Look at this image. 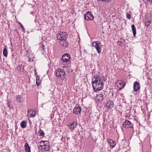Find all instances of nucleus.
Segmentation results:
<instances>
[{
    "label": "nucleus",
    "mask_w": 152,
    "mask_h": 152,
    "mask_svg": "<svg viewBox=\"0 0 152 152\" xmlns=\"http://www.w3.org/2000/svg\"><path fill=\"white\" fill-rule=\"evenodd\" d=\"M104 77L97 76L92 79V85L94 91L102 90L104 86Z\"/></svg>",
    "instance_id": "f257e3e1"
},
{
    "label": "nucleus",
    "mask_w": 152,
    "mask_h": 152,
    "mask_svg": "<svg viewBox=\"0 0 152 152\" xmlns=\"http://www.w3.org/2000/svg\"><path fill=\"white\" fill-rule=\"evenodd\" d=\"M37 145L38 148L42 151H48L50 149L49 142L47 141H41Z\"/></svg>",
    "instance_id": "f03ea898"
},
{
    "label": "nucleus",
    "mask_w": 152,
    "mask_h": 152,
    "mask_svg": "<svg viewBox=\"0 0 152 152\" xmlns=\"http://www.w3.org/2000/svg\"><path fill=\"white\" fill-rule=\"evenodd\" d=\"M71 58L70 55L68 53H65L63 55L61 58L60 63L61 65H64L63 67H66V64L69 61Z\"/></svg>",
    "instance_id": "7ed1b4c3"
},
{
    "label": "nucleus",
    "mask_w": 152,
    "mask_h": 152,
    "mask_svg": "<svg viewBox=\"0 0 152 152\" xmlns=\"http://www.w3.org/2000/svg\"><path fill=\"white\" fill-rule=\"evenodd\" d=\"M57 39L59 41L64 39H66L67 38V35L66 33L64 31H59L56 34Z\"/></svg>",
    "instance_id": "20e7f679"
},
{
    "label": "nucleus",
    "mask_w": 152,
    "mask_h": 152,
    "mask_svg": "<svg viewBox=\"0 0 152 152\" xmlns=\"http://www.w3.org/2000/svg\"><path fill=\"white\" fill-rule=\"evenodd\" d=\"M55 74L56 77L60 79H64L65 77V73L63 69H58L55 71Z\"/></svg>",
    "instance_id": "39448f33"
},
{
    "label": "nucleus",
    "mask_w": 152,
    "mask_h": 152,
    "mask_svg": "<svg viewBox=\"0 0 152 152\" xmlns=\"http://www.w3.org/2000/svg\"><path fill=\"white\" fill-rule=\"evenodd\" d=\"M93 46L95 48L96 51L99 54L101 51V44L99 41H96L93 42Z\"/></svg>",
    "instance_id": "423d86ee"
},
{
    "label": "nucleus",
    "mask_w": 152,
    "mask_h": 152,
    "mask_svg": "<svg viewBox=\"0 0 152 152\" xmlns=\"http://www.w3.org/2000/svg\"><path fill=\"white\" fill-rule=\"evenodd\" d=\"M84 18L87 20H92L94 18V17L90 12H87L84 15Z\"/></svg>",
    "instance_id": "0eeeda50"
},
{
    "label": "nucleus",
    "mask_w": 152,
    "mask_h": 152,
    "mask_svg": "<svg viewBox=\"0 0 152 152\" xmlns=\"http://www.w3.org/2000/svg\"><path fill=\"white\" fill-rule=\"evenodd\" d=\"M123 127L124 128H133V124L129 120H126L123 124Z\"/></svg>",
    "instance_id": "6e6552de"
},
{
    "label": "nucleus",
    "mask_w": 152,
    "mask_h": 152,
    "mask_svg": "<svg viewBox=\"0 0 152 152\" xmlns=\"http://www.w3.org/2000/svg\"><path fill=\"white\" fill-rule=\"evenodd\" d=\"M104 91H103L101 92V94H96V96L95 97V99L96 101L102 102L104 98V95L103 94H104Z\"/></svg>",
    "instance_id": "1a4fd4ad"
},
{
    "label": "nucleus",
    "mask_w": 152,
    "mask_h": 152,
    "mask_svg": "<svg viewBox=\"0 0 152 152\" xmlns=\"http://www.w3.org/2000/svg\"><path fill=\"white\" fill-rule=\"evenodd\" d=\"M36 113L35 111L30 109L28 111V115L29 117H34L35 116Z\"/></svg>",
    "instance_id": "9d476101"
},
{
    "label": "nucleus",
    "mask_w": 152,
    "mask_h": 152,
    "mask_svg": "<svg viewBox=\"0 0 152 152\" xmlns=\"http://www.w3.org/2000/svg\"><path fill=\"white\" fill-rule=\"evenodd\" d=\"M140 88L139 83L136 81L134 83L133 89L135 91H137Z\"/></svg>",
    "instance_id": "9b49d317"
},
{
    "label": "nucleus",
    "mask_w": 152,
    "mask_h": 152,
    "mask_svg": "<svg viewBox=\"0 0 152 152\" xmlns=\"http://www.w3.org/2000/svg\"><path fill=\"white\" fill-rule=\"evenodd\" d=\"M59 42L61 46L65 48L67 47L69 44L68 42L66 41V39L60 41Z\"/></svg>",
    "instance_id": "f8f14e48"
},
{
    "label": "nucleus",
    "mask_w": 152,
    "mask_h": 152,
    "mask_svg": "<svg viewBox=\"0 0 152 152\" xmlns=\"http://www.w3.org/2000/svg\"><path fill=\"white\" fill-rule=\"evenodd\" d=\"M106 106L109 109H112L114 106V102L112 101L109 100L106 102Z\"/></svg>",
    "instance_id": "ddd939ff"
},
{
    "label": "nucleus",
    "mask_w": 152,
    "mask_h": 152,
    "mask_svg": "<svg viewBox=\"0 0 152 152\" xmlns=\"http://www.w3.org/2000/svg\"><path fill=\"white\" fill-rule=\"evenodd\" d=\"M81 110V108L80 107L78 106H76L74 108L73 110V113H75L77 115L80 113Z\"/></svg>",
    "instance_id": "4468645a"
},
{
    "label": "nucleus",
    "mask_w": 152,
    "mask_h": 152,
    "mask_svg": "<svg viewBox=\"0 0 152 152\" xmlns=\"http://www.w3.org/2000/svg\"><path fill=\"white\" fill-rule=\"evenodd\" d=\"M107 140L108 143L110 144L111 148H113L115 146L116 143L114 141L108 138L107 139Z\"/></svg>",
    "instance_id": "2eb2a0df"
},
{
    "label": "nucleus",
    "mask_w": 152,
    "mask_h": 152,
    "mask_svg": "<svg viewBox=\"0 0 152 152\" xmlns=\"http://www.w3.org/2000/svg\"><path fill=\"white\" fill-rule=\"evenodd\" d=\"M25 148L26 152H30V148L29 146L27 143H26L25 145Z\"/></svg>",
    "instance_id": "dca6fc26"
},
{
    "label": "nucleus",
    "mask_w": 152,
    "mask_h": 152,
    "mask_svg": "<svg viewBox=\"0 0 152 152\" xmlns=\"http://www.w3.org/2000/svg\"><path fill=\"white\" fill-rule=\"evenodd\" d=\"M20 125L22 128H25L27 126L26 121H21L20 124Z\"/></svg>",
    "instance_id": "f3484780"
},
{
    "label": "nucleus",
    "mask_w": 152,
    "mask_h": 152,
    "mask_svg": "<svg viewBox=\"0 0 152 152\" xmlns=\"http://www.w3.org/2000/svg\"><path fill=\"white\" fill-rule=\"evenodd\" d=\"M18 69L20 72H23L24 70V66L22 64H19L18 66Z\"/></svg>",
    "instance_id": "a211bd4d"
},
{
    "label": "nucleus",
    "mask_w": 152,
    "mask_h": 152,
    "mask_svg": "<svg viewBox=\"0 0 152 152\" xmlns=\"http://www.w3.org/2000/svg\"><path fill=\"white\" fill-rule=\"evenodd\" d=\"M132 28L133 36L134 37L136 34V29L135 26L134 25H132Z\"/></svg>",
    "instance_id": "6ab92c4d"
},
{
    "label": "nucleus",
    "mask_w": 152,
    "mask_h": 152,
    "mask_svg": "<svg viewBox=\"0 0 152 152\" xmlns=\"http://www.w3.org/2000/svg\"><path fill=\"white\" fill-rule=\"evenodd\" d=\"M36 84L38 86L40 85L41 83V81L39 79V77L38 76L36 77Z\"/></svg>",
    "instance_id": "aec40b11"
},
{
    "label": "nucleus",
    "mask_w": 152,
    "mask_h": 152,
    "mask_svg": "<svg viewBox=\"0 0 152 152\" xmlns=\"http://www.w3.org/2000/svg\"><path fill=\"white\" fill-rule=\"evenodd\" d=\"M8 51L7 50V48H4L3 51V54L4 56L5 57H7V56Z\"/></svg>",
    "instance_id": "412c9836"
},
{
    "label": "nucleus",
    "mask_w": 152,
    "mask_h": 152,
    "mask_svg": "<svg viewBox=\"0 0 152 152\" xmlns=\"http://www.w3.org/2000/svg\"><path fill=\"white\" fill-rule=\"evenodd\" d=\"M77 124H75V122H73L72 124H71L69 126L70 128L72 129H74L75 128Z\"/></svg>",
    "instance_id": "4be33fe9"
},
{
    "label": "nucleus",
    "mask_w": 152,
    "mask_h": 152,
    "mask_svg": "<svg viewBox=\"0 0 152 152\" xmlns=\"http://www.w3.org/2000/svg\"><path fill=\"white\" fill-rule=\"evenodd\" d=\"M22 98V97L20 95H17L16 96V99L17 100V102L19 103L20 102H21V99Z\"/></svg>",
    "instance_id": "5701e85b"
},
{
    "label": "nucleus",
    "mask_w": 152,
    "mask_h": 152,
    "mask_svg": "<svg viewBox=\"0 0 152 152\" xmlns=\"http://www.w3.org/2000/svg\"><path fill=\"white\" fill-rule=\"evenodd\" d=\"M117 84L120 85L122 87H124V86L123 82L120 80L118 81Z\"/></svg>",
    "instance_id": "b1692460"
},
{
    "label": "nucleus",
    "mask_w": 152,
    "mask_h": 152,
    "mask_svg": "<svg viewBox=\"0 0 152 152\" xmlns=\"http://www.w3.org/2000/svg\"><path fill=\"white\" fill-rule=\"evenodd\" d=\"M39 135L40 136H44L45 135L44 132L41 129H40L39 130Z\"/></svg>",
    "instance_id": "393cba45"
},
{
    "label": "nucleus",
    "mask_w": 152,
    "mask_h": 152,
    "mask_svg": "<svg viewBox=\"0 0 152 152\" xmlns=\"http://www.w3.org/2000/svg\"><path fill=\"white\" fill-rule=\"evenodd\" d=\"M145 26H148L151 23L150 20L146 21L145 22Z\"/></svg>",
    "instance_id": "a878e982"
},
{
    "label": "nucleus",
    "mask_w": 152,
    "mask_h": 152,
    "mask_svg": "<svg viewBox=\"0 0 152 152\" xmlns=\"http://www.w3.org/2000/svg\"><path fill=\"white\" fill-rule=\"evenodd\" d=\"M143 1L145 4H147L148 2H152V0H143Z\"/></svg>",
    "instance_id": "bb28decb"
},
{
    "label": "nucleus",
    "mask_w": 152,
    "mask_h": 152,
    "mask_svg": "<svg viewBox=\"0 0 152 152\" xmlns=\"http://www.w3.org/2000/svg\"><path fill=\"white\" fill-rule=\"evenodd\" d=\"M126 17L129 19H130L131 18V15L130 14H128V13L126 14Z\"/></svg>",
    "instance_id": "cd10ccee"
},
{
    "label": "nucleus",
    "mask_w": 152,
    "mask_h": 152,
    "mask_svg": "<svg viewBox=\"0 0 152 152\" xmlns=\"http://www.w3.org/2000/svg\"><path fill=\"white\" fill-rule=\"evenodd\" d=\"M19 24L20 25V26L21 27L22 30H23V31L24 30H25L24 28V27L23 26V25L20 22L19 23Z\"/></svg>",
    "instance_id": "c85d7f7f"
},
{
    "label": "nucleus",
    "mask_w": 152,
    "mask_h": 152,
    "mask_svg": "<svg viewBox=\"0 0 152 152\" xmlns=\"http://www.w3.org/2000/svg\"><path fill=\"white\" fill-rule=\"evenodd\" d=\"M118 44L119 45H121L122 44V42H121V41H118Z\"/></svg>",
    "instance_id": "c756f323"
},
{
    "label": "nucleus",
    "mask_w": 152,
    "mask_h": 152,
    "mask_svg": "<svg viewBox=\"0 0 152 152\" xmlns=\"http://www.w3.org/2000/svg\"><path fill=\"white\" fill-rule=\"evenodd\" d=\"M44 46L43 45H42V46L41 47V50H42L44 51Z\"/></svg>",
    "instance_id": "7c9ffc66"
},
{
    "label": "nucleus",
    "mask_w": 152,
    "mask_h": 152,
    "mask_svg": "<svg viewBox=\"0 0 152 152\" xmlns=\"http://www.w3.org/2000/svg\"><path fill=\"white\" fill-rule=\"evenodd\" d=\"M106 1L107 2H110L111 1V0H105L104 1Z\"/></svg>",
    "instance_id": "2f4dec72"
},
{
    "label": "nucleus",
    "mask_w": 152,
    "mask_h": 152,
    "mask_svg": "<svg viewBox=\"0 0 152 152\" xmlns=\"http://www.w3.org/2000/svg\"><path fill=\"white\" fill-rule=\"evenodd\" d=\"M7 106H8V107H9L10 108V103L8 102L7 103Z\"/></svg>",
    "instance_id": "473e14b6"
},
{
    "label": "nucleus",
    "mask_w": 152,
    "mask_h": 152,
    "mask_svg": "<svg viewBox=\"0 0 152 152\" xmlns=\"http://www.w3.org/2000/svg\"><path fill=\"white\" fill-rule=\"evenodd\" d=\"M98 1H104L105 0H97Z\"/></svg>",
    "instance_id": "72a5a7b5"
},
{
    "label": "nucleus",
    "mask_w": 152,
    "mask_h": 152,
    "mask_svg": "<svg viewBox=\"0 0 152 152\" xmlns=\"http://www.w3.org/2000/svg\"><path fill=\"white\" fill-rule=\"evenodd\" d=\"M35 74H36L37 73V72H36V70H35Z\"/></svg>",
    "instance_id": "f704fd0d"
},
{
    "label": "nucleus",
    "mask_w": 152,
    "mask_h": 152,
    "mask_svg": "<svg viewBox=\"0 0 152 152\" xmlns=\"http://www.w3.org/2000/svg\"><path fill=\"white\" fill-rule=\"evenodd\" d=\"M29 61H30V58H29Z\"/></svg>",
    "instance_id": "c9c22d12"
},
{
    "label": "nucleus",
    "mask_w": 152,
    "mask_h": 152,
    "mask_svg": "<svg viewBox=\"0 0 152 152\" xmlns=\"http://www.w3.org/2000/svg\"><path fill=\"white\" fill-rule=\"evenodd\" d=\"M125 152H127V151H125Z\"/></svg>",
    "instance_id": "e433bc0d"
}]
</instances>
